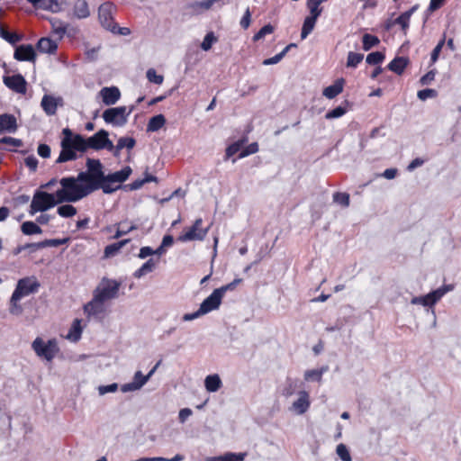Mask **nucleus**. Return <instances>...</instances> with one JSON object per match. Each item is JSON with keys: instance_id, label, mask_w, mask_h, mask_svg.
<instances>
[{"instance_id": "f257e3e1", "label": "nucleus", "mask_w": 461, "mask_h": 461, "mask_svg": "<svg viewBox=\"0 0 461 461\" xmlns=\"http://www.w3.org/2000/svg\"><path fill=\"white\" fill-rule=\"evenodd\" d=\"M132 170L126 166L114 173L104 175V166L99 159L87 158L86 170L77 175V180L84 183L89 194L102 189L104 194H112L121 188V184L126 181Z\"/></svg>"}, {"instance_id": "f03ea898", "label": "nucleus", "mask_w": 461, "mask_h": 461, "mask_svg": "<svg viewBox=\"0 0 461 461\" xmlns=\"http://www.w3.org/2000/svg\"><path fill=\"white\" fill-rule=\"evenodd\" d=\"M62 134L61 151L56 160L57 164L76 160L77 158V151L86 152L89 149L95 150L105 149L113 151L114 149L113 143L109 140V133L105 130H100L89 138L74 134L68 128L63 129Z\"/></svg>"}, {"instance_id": "7ed1b4c3", "label": "nucleus", "mask_w": 461, "mask_h": 461, "mask_svg": "<svg viewBox=\"0 0 461 461\" xmlns=\"http://www.w3.org/2000/svg\"><path fill=\"white\" fill-rule=\"evenodd\" d=\"M40 285L35 276L19 279L9 301V312L14 316L21 315L23 312V308L20 301L26 296L36 294Z\"/></svg>"}, {"instance_id": "20e7f679", "label": "nucleus", "mask_w": 461, "mask_h": 461, "mask_svg": "<svg viewBox=\"0 0 461 461\" xmlns=\"http://www.w3.org/2000/svg\"><path fill=\"white\" fill-rule=\"evenodd\" d=\"M60 185L62 188L57 190L55 193V195L58 198V202L59 203L77 202L90 194L84 183H80L77 180V176L64 177L60 180Z\"/></svg>"}, {"instance_id": "39448f33", "label": "nucleus", "mask_w": 461, "mask_h": 461, "mask_svg": "<svg viewBox=\"0 0 461 461\" xmlns=\"http://www.w3.org/2000/svg\"><path fill=\"white\" fill-rule=\"evenodd\" d=\"M32 348L38 357L48 362H51L59 352L56 339L44 340L42 338L37 337L32 343Z\"/></svg>"}, {"instance_id": "423d86ee", "label": "nucleus", "mask_w": 461, "mask_h": 461, "mask_svg": "<svg viewBox=\"0 0 461 461\" xmlns=\"http://www.w3.org/2000/svg\"><path fill=\"white\" fill-rule=\"evenodd\" d=\"M60 203L55 194H49L44 191H36L32 196L29 209V214L34 215L37 212H46L53 208L56 204Z\"/></svg>"}, {"instance_id": "0eeeda50", "label": "nucleus", "mask_w": 461, "mask_h": 461, "mask_svg": "<svg viewBox=\"0 0 461 461\" xmlns=\"http://www.w3.org/2000/svg\"><path fill=\"white\" fill-rule=\"evenodd\" d=\"M134 108V105L108 108L104 111L102 116L107 124H111L114 127H122L127 123L129 116L133 112Z\"/></svg>"}, {"instance_id": "6e6552de", "label": "nucleus", "mask_w": 461, "mask_h": 461, "mask_svg": "<svg viewBox=\"0 0 461 461\" xmlns=\"http://www.w3.org/2000/svg\"><path fill=\"white\" fill-rule=\"evenodd\" d=\"M120 287V282L114 279L104 277L94 290V294L104 302H107L109 300L115 299L118 296Z\"/></svg>"}, {"instance_id": "1a4fd4ad", "label": "nucleus", "mask_w": 461, "mask_h": 461, "mask_svg": "<svg viewBox=\"0 0 461 461\" xmlns=\"http://www.w3.org/2000/svg\"><path fill=\"white\" fill-rule=\"evenodd\" d=\"M113 10L114 6L111 3H104L98 8V17L102 26L112 32L117 29V24L113 18Z\"/></svg>"}, {"instance_id": "9d476101", "label": "nucleus", "mask_w": 461, "mask_h": 461, "mask_svg": "<svg viewBox=\"0 0 461 461\" xmlns=\"http://www.w3.org/2000/svg\"><path fill=\"white\" fill-rule=\"evenodd\" d=\"M203 220L198 218L194 221L193 226L185 233L178 237V240L182 242L192 240H203L206 237L209 228H202Z\"/></svg>"}, {"instance_id": "9b49d317", "label": "nucleus", "mask_w": 461, "mask_h": 461, "mask_svg": "<svg viewBox=\"0 0 461 461\" xmlns=\"http://www.w3.org/2000/svg\"><path fill=\"white\" fill-rule=\"evenodd\" d=\"M311 406L310 393L305 390L297 393V399L294 401L288 410L296 414L303 415Z\"/></svg>"}, {"instance_id": "f8f14e48", "label": "nucleus", "mask_w": 461, "mask_h": 461, "mask_svg": "<svg viewBox=\"0 0 461 461\" xmlns=\"http://www.w3.org/2000/svg\"><path fill=\"white\" fill-rule=\"evenodd\" d=\"M222 297L217 290H213V292L205 298L203 303L200 304V311L203 315L219 309L221 303Z\"/></svg>"}, {"instance_id": "ddd939ff", "label": "nucleus", "mask_w": 461, "mask_h": 461, "mask_svg": "<svg viewBox=\"0 0 461 461\" xmlns=\"http://www.w3.org/2000/svg\"><path fill=\"white\" fill-rule=\"evenodd\" d=\"M84 311L87 316L98 317L105 312V302L93 294L92 300L84 306Z\"/></svg>"}, {"instance_id": "4468645a", "label": "nucleus", "mask_w": 461, "mask_h": 461, "mask_svg": "<svg viewBox=\"0 0 461 461\" xmlns=\"http://www.w3.org/2000/svg\"><path fill=\"white\" fill-rule=\"evenodd\" d=\"M4 83L16 93L24 94L26 92V81L21 74L4 77Z\"/></svg>"}, {"instance_id": "2eb2a0df", "label": "nucleus", "mask_w": 461, "mask_h": 461, "mask_svg": "<svg viewBox=\"0 0 461 461\" xmlns=\"http://www.w3.org/2000/svg\"><path fill=\"white\" fill-rule=\"evenodd\" d=\"M14 58L19 61L34 62L36 59V53L31 44H23L16 47Z\"/></svg>"}, {"instance_id": "dca6fc26", "label": "nucleus", "mask_w": 461, "mask_h": 461, "mask_svg": "<svg viewBox=\"0 0 461 461\" xmlns=\"http://www.w3.org/2000/svg\"><path fill=\"white\" fill-rule=\"evenodd\" d=\"M149 381V376H145L141 371H137L134 374L133 381L131 383L124 384L121 386V391L122 393H129L140 390L147 382Z\"/></svg>"}, {"instance_id": "f3484780", "label": "nucleus", "mask_w": 461, "mask_h": 461, "mask_svg": "<svg viewBox=\"0 0 461 461\" xmlns=\"http://www.w3.org/2000/svg\"><path fill=\"white\" fill-rule=\"evenodd\" d=\"M99 95L105 105H113L116 104L121 97V92L116 86L103 87L100 90Z\"/></svg>"}, {"instance_id": "a211bd4d", "label": "nucleus", "mask_w": 461, "mask_h": 461, "mask_svg": "<svg viewBox=\"0 0 461 461\" xmlns=\"http://www.w3.org/2000/svg\"><path fill=\"white\" fill-rule=\"evenodd\" d=\"M17 130V121L14 115L3 113L0 115V134L14 133Z\"/></svg>"}, {"instance_id": "6ab92c4d", "label": "nucleus", "mask_w": 461, "mask_h": 461, "mask_svg": "<svg viewBox=\"0 0 461 461\" xmlns=\"http://www.w3.org/2000/svg\"><path fill=\"white\" fill-rule=\"evenodd\" d=\"M62 103L61 97H54L52 95H43L41 105L48 115H54L57 112L58 105Z\"/></svg>"}, {"instance_id": "aec40b11", "label": "nucleus", "mask_w": 461, "mask_h": 461, "mask_svg": "<svg viewBox=\"0 0 461 461\" xmlns=\"http://www.w3.org/2000/svg\"><path fill=\"white\" fill-rule=\"evenodd\" d=\"M73 15L77 19H85L90 15V8L86 0H75L72 7Z\"/></svg>"}, {"instance_id": "412c9836", "label": "nucleus", "mask_w": 461, "mask_h": 461, "mask_svg": "<svg viewBox=\"0 0 461 461\" xmlns=\"http://www.w3.org/2000/svg\"><path fill=\"white\" fill-rule=\"evenodd\" d=\"M204 387L208 393H216L222 387V382L218 374L209 375L204 379Z\"/></svg>"}, {"instance_id": "4be33fe9", "label": "nucleus", "mask_w": 461, "mask_h": 461, "mask_svg": "<svg viewBox=\"0 0 461 461\" xmlns=\"http://www.w3.org/2000/svg\"><path fill=\"white\" fill-rule=\"evenodd\" d=\"M455 285L452 284L444 285L437 288L436 290H433L430 293H429L430 303L432 304V306L435 305L446 294L453 291Z\"/></svg>"}, {"instance_id": "5701e85b", "label": "nucleus", "mask_w": 461, "mask_h": 461, "mask_svg": "<svg viewBox=\"0 0 461 461\" xmlns=\"http://www.w3.org/2000/svg\"><path fill=\"white\" fill-rule=\"evenodd\" d=\"M36 47L40 52L53 54L58 49V44L50 38H41L39 40Z\"/></svg>"}, {"instance_id": "b1692460", "label": "nucleus", "mask_w": 461, "mask_h": 461, "mask_svg": "<svg viewBox=\"0 0 461 461\" xmlns=\"http://www.w3.org/2000/svg\"><path fill=\"white\" fill-rule=\"evenodd\" d=\"M344 79L339 78L335 81L331 86H329L323 89V95L328 99H333L343 91Z\"/></svg>"}, {"instance_id": "393cba45", "label": "nucleus", "mask_w": 461, "mask_h": 461, "mask_svg": "<svg viewBox=\"0 0 461 461\" xmlns=\"http://www.w3.org/2000/svg\"><path fill=\"white\" fill-rule=\"evenodd\" d=\"M409 64V59L405 57L394 58L387 66L388 69L401 75Z\"/></svg>"}, {"instance_id": "a878e982", "label": "nucleus", "mask_w": 461, "mask_h": 461, "mask_svg": "<svg viewBox=\"0 0 461 461\" xmlns=\"http://www.w3.org/2000/svg\"><path fill=\"white\" fill-rule=\"evenodd\" d=\"M328 370H329L328 366H323L319 369L306 370L303 375L304 380L307 382L315 381V382L321 383L322 381L323 374L328 372Z\"/></svg>"}, {"instance_id": "bb28decb", "label": "nucleus", "mask_w": 461, "mask_h": 461, "mask_svg": "<svg viewBox=\"0 0 461 461\" xmlns=\"http://www.w3.org/2000/svg\"><path fill=\"white\" fill-rule=\"evenodd\" d=\"M136 144V140L131 138V137H121L118 141H117V144L114 146V149L113 150V155L115 157H118L119 154H120V151L126 148L128 149H131L134 148Z\"/></svg>"}, {"instance_id": "cd10ccee", "label": "nucleus", "mask_w": 461, "mask_h": 461, "mask_svg": "<svg viewBox=\"0 0 461 461\" xmlns=\"http://www.w3.org/2000/svg\"><path fill=\"white\" fill-rule=\"evenodd\" d=\"M158 262V261L154 258H149L133 273V276L135 278H141L147 274L151 273L156 268Z\"/></svg>"}, {"instance_id": "c85d7f7f", "label": "nucleus", "mask_w": 461, "mask_h": 461, "mask_svg": "<svg viewBox=\"0 0 461 461\" xmlns=\"http://www.w3.org/2000/svg\"><path fill=\"white\" fill-rule=\"evenodd\" d=\"M245 456V453L227 452L221 456L209 457L207 461H244Z\"/></svg>"}, {"instance_id": "c756f323", "label": "nucleus", "mask_w": 461, "mask_h": 461, "mask_svg": "<svg viewBox=\"0 0 461 461\" xmlns=\"http://www.w3.org/2000/svg\"><path fill=\"white\" fill-rule=\"evenodd\" d=\"M318 18L314 16L308 15L305 17L302 31H301V39L304 40L308 37V35L313 31L316 22Z\"/></svg>"}, {"instance_id": "7c9ffc66", "label": "nucleus", "mask_w": 461, "mask_h": 461, "mask_svg": "<svg viewBox=\"0 0 461 461\" xmlns=\"http://www.w3.org/2000/svg\"><path fill=\"white\" fill-rule=\"evenodd\" d=\"M166 123L163 114H158L151 117L147 125V131L154 132L160 130Z\"/></svg>"}, {"instance_id": "2f4dec72", "label": "nucleus", "mask_w": 461, "mask_h": 461, "mask_svg": "<svg viewBox=\"0 0 461 461\" xmlns=\"http://www.w3.org/2000/svg\"><path fill=\"white\" fill-rule=\"evenodd\" d=\"M28 2L32 3L33 5L46 9L50 10L52 12H58L59 10V5L56 0H27Z\"/></svg>"}, {"instance_id": "473e14b6", "label": "nucleus", "mask_w": 461, "mask_h": 461, "mask_svg": "<svg viewBox=\"0 0 461 461\" xmlns=\"http://www.w3.org/2000/svg\"><path fill=\"white\" fill-rule=\"evenodd\" d=\"M410 14L409 13H402L400 16L386 24V29H390L393 25L398 24L402 30L406 32L410 25Z\"/></svg>"}, {"instance_id": "72a5a7b5", "label": "nucleus", "mask_w": 461, "mask_h": 461, "mask_svg": "<svg viewBox=\"0 0 461 461\" xmlns=\"http://www.w3.org/2000/svg\"><path fill=\"white\" fill-rule=\"evenodd\" d=\"M21 230L25 235H33V234H41L42 230L41 227L34 221H24L21 225Z\"/></svg>"}, {"instance_id": "f704fd0d", "label": "nucleus", "mask_w": 461, "mask_h": 461, "mask_svg": "<svg viewBox=\"0 0 461 461\" xmlns=\"http://www.w3.org/2000/svg\"><path fill=\"white\" fill-rule=\"evenodd\" d=\"M0 37L13 45L22 41L21 35L15 32H9L4 28L3 25H0Z\"/></svg>"}, {"instance_id": "c9c22d12", "label": "nucleus", "mask_w": 461, "mask_h": 461, "mask_svg": "<svg viewBox=\"0 0 461 461\" xmlns=\"http://www.w3.org/2000/svg\"><path fill=\"white\" fill-rule=\"evenodd\" d=\"M81 333H82V329L80 326V321L77 319L74 321L73 325H72L67 338L69 340L76 342L80 339Z\"/></svg>"}, {"instance_id": "e433bc0d", "label": "nucleus", "mask_w": 461, "mask_h": 461, "mask_svg": "<svg viewBox=\"0 0 461 461\" xmlns=\"http://www.w3.org/2000/svg\"><path fill=\"white\" fill-rule=\"evenodd\" d=\"M362 42L364 50L367 51L373 47L378 45L380 40L375 35L366 33L363 35Z\"/></svg>"}, {"instance_id": "4c0bfd02", "label": "nucleus", "mask_w": 461, "mask_h": 461, "mask_svg": "<svg viewBox=\"0 0 461 461\" xmlns=\"http://www.w3.org/2000/svg\"><path fill=\"white\" fill-rule=\"evenodd\" d=\"M293 47H296V45L294 43H291L289 45H287L280 53L275 55L274 57L272 58H269V59H267L263 61V64L264 65H274V64H277L285 56V54L288 52V50L293 48Z\"/></svg>"}, {"instance_id": "58836bf2", "label": "nucleus", "mask_w": 461, "mask_h": 461, "mask_svg": "<svg viewBox=\"0 0 461 461\" xmlns=\"http://www.w3.org/2000/svg\"><path fill=\"white\" fill-rule=\"evenodd\" d=\"M363 59V54L349 51L348 54L347 67L355 68L362 62Z\"/></svg>"}, {"instance_id": "ea45409f", "label": "nucleus", "mask_w": 461, "mask_h": 461, "mask_svg": "<svg viewBox=\"0 0 461 461\" xmlns=\"http://www.w3.org/2000/svg\"><path fill=\"white\" fill-rule=\"evenodd\" d=\"M128 241L129 240H124L106 246L104 249L105 257L114 256Z\"/></svg>"}, {"instance_id": "a19ab883", "label": "nucleus", "mask_w": 461, "mask_h": 461, "mask_svg": "<svg viewBox=\"0 0 461 461\" xmlns=\"http://www.w3.org/2000/svg\"><path fill=\"white\" fill-rule=\"evenodd\" d=\"M136 229V226L131 224V223H129L127 221H122V222H120L118 224V228H117V230H116V233L114 235V239H118L127 233H129L130 231Z\"/></svg>"}, {"instance_id": "79ce46f5", "label": "nucleus", "mask_w": 461, "mask_h": 461, "mask_svg": "<svg viewBox=\"0 0 461 461\" xmlns=\"http://www.w3.org/2000/svg\"><path fill=\"white\" fill-rule=\"evenodd\" d=\"M57 212L61 217L69 218L77 213V209L71 204H65L58 207Z\"/></svg>"}, {"instance_id": "37998d69", "label": "nucleus", "mask_w": 461, "mask_h": 461, "mask_svg": "<svg viewBox=\"0 0 461 461\" xmlns=\"http://www.w3.org/2000/svg\"><path fill=\"white\" fill-rule=\"evenodd\" d=\"M321 4V3L318 0H308L307 7L310 11L309 15L319 18L322 11V9L320 8Z\"/></svg>"}, {"instance_id": "c03bdc74", "label": "nucleus", "mask_w": 461, "mask_h": 461, "mask_svg": "<svg viewBox=\"0 0 461 461\" xmlns=\"http://www.w3.org/2000/svg\"><path fill=\"white\" fill-rule=\"evenodd\" d=\"M146 77L149 82L156 84V85H162L164 81V77L162 75L157 74V71L155 68H149L146 72Z\"/></svg>"}, {"instance_id": "a18cd8bd", "label": "nucleus", "mask_w": 461, "mask_h": 461, "mask_svg": "<svg viewBox=\"0 0 461 461\" xmlns=\"http://www.w3.org/2000/svg\"><path fill=\"white\" fill-rule=\"evenodd\" d=\"M384 54L380 51L371 52L366 57V63L369 65H378L384 59Z\"/></svg>"}, {"instance_id": "49530a36", "label": "nucleus", "mask_w": 461, "mask_h": 461, "mask_svg": "<svg viewBox=\"0 0 461 461\" xmlns=\"http://www.w3.org/2000/svg\"><path fill=\"white\" fill-rule=\"evenodd\" d=\"M217 41V38L215 37L212 32H208L201 44V48L204 51H208L211 50L212 44Z\"/></svg>"}, {"instance_id": "de8ad7c7", "label": "nucleus", "mask_w": 461, "mask_h": 461, "mask_svg": "<svg viewBox=\"0 0 461 461\" xmlns=\"http://www.w3.org/2000/svg\"><path fill=\"white\" fill-rule=\"evenodd\" d=\"M333 201L343 207H348L350 202L349 194L348 193L337 192L333 194Z\"/></svg>"}, {"instance_id": "09e8293b", "label": "nucleus", "mask_w": 461, "mask_h": 461, "mask_svg": "<svg viewBox=\"0 0 461 461\" xmlns=\"http://www.w3.org/2000/svg\"><path fill=\"white\" fill-rule=\"evenodd\" d=\"M347 113V109L343 106H338L331 111H329L325 114V118L328 120L336 119L343 116Z\"/></svg>"}, {"instance_id": "8fccbe9b", "label": "nucleus", "mask_w": 461, "mask_h": 461, "mask_svg": "<svg viewBox=\"0 0 461 461\" xmlns=\"http://www.w3.org/2000/svg\"><path fill=\"white\" fill-rule=\"evenodd\" d=\"M337 455L342 461H351L348 447L344 444H339L336 449Z\"/></svg>"}, {"instance_id": "3c124183", "label": "nucleus", "mask_w": 461, "mask_h": 461, "mask_svg": "<svg viewBox=\"0 0 461 461\" xmlns=\"http://www.w3.org/2000/svg\"><path fill=\"white\" fill-rule=\"evenodd\" d=\"M295 389V384L291 378H287L285 385L282 389V395L285 397H290L294 394Z\"/></svg>"}, {"instance_id": "603ef678", "label": "nucleus", "mask_w": 461, "mask_h": 461, "mask_svg": "<svg viewBox=\"0 0 461 461\" xmlns=\"http://www.w3.org/2000/svg\"><path fill=\"white\" fill-rule=\"evenodd\" d=\"M274 32V27L271 24L263 26L253 37L254 41H259L266 35L270 34Z\"/></svg>"}, {"instance_id": "864d4df0", "label": "nucleus", "mask_w": 461, "mask_h": 461, "mask_svg": "<svg viewBox=\"0 0 461 461\" xmlns=\"http://www.w3.org/2000/svg\"><path fill=\"white\" fill-rule=\"evenodd\" d=\"M242 142L237 141L232 144H230L227 149L225 152V160L231 158L233 155H235L237 152L240 151L241 148Z\"/></svg>"}, {"instance_id": "5fc2aeb1", "label": "nucleus", "mask_w": 461, "mask_h": 461, "mask_svg": "<svg viewBox=\"0 0 461 461\" xmlns=\"http://www.w3.org/2000/svg\"><path fill=\"white\" fill-rule=\"evenodd\" d=\"M429 294L423 296H415L411 299V304H420L423 306H429L432 307V304L430 303Z\"/></svg>"}, {"instance_id": "6e6d98bb", "label": "nucleus", "mask_w": 461, "mask_h": 461, "mask_svg": "<svg viewBox=\"0 0 461 461\" xmlns=\"http://www.w3.org/2000/svg\"><path fill=\"white\" fill-rule=\"evenodd\" d=\"M258 151V145L257 142H252L247 146L240 154L239 158H242L249 155L255 154Z\"/></svg>"}, {"instance_id": "4d7b16f0", "label": "nucleus", "mask_w": 461, "mask_h": 461, "mask_svg": "<svg viewBox=\"0 0 461 461\" xmlns=\"http://www.w3.org/2000/svg\"><path fill=\"white\" fill-rule=\"evenodd\" d=\"M418 97L421 101H425L429 98L435 97L437 95V92L434 89L427 88L423 90H420L418 92Z\"/></svg>"}, {"instance_id": "13d9d810", "label": "nucleus", "mask_w": 461, "mask_h": 461, "mask_svg": "<svg viewBox=\"0 0 461 461\" xmlns=\"http://www.w3.org/2000/svg\"><path fill=\"white\" fill-rule=\"evenodd\" d=\"M118 390V384L116 383H113L107 385H100L98 386V393L100 395H104L108 393H115Z\"/></svg>"}, {"instance_id": "bf43d9fd", "label": "nucleus", "mask_w": 461, "mask_h": 461, "mask_svg": "<svg viewBox=\"0 0 461 461\" xmlns=\"http://www.w3.org/2000/svg\"><path fill=\"white\" fill-rule=\"evenodd\" d=\"M37 152L40 157L48 158L50 157V147L47 144H40L37 149Z\"/></svg>"}, {"instance_id": "052dcab7", "label": "nucleus", "mask_w": 461, "mask_h": 461, "mask_svg": "<svg viewBox=\"0 0 461 461\" xmlns=\"http://www.w3.org/2000/svg\"><path fill=\"white\" fill-rule=\"evenodd\" d=\"M193 411L190 408H183L178 413V420L180 423H185L186 420L192 416Z\"/></svg>"}, {"instance_id": "680f3d73", "label": "nucleus", "mask_w": 461, "mask_h": 461, "mask_svg": "<svg viewBox=\"0 0 461 461\" xmlns=\"http://www.w3.org/2000/svg\"><path fill=\"white\" fill-rule=\"evenodd\" d=\"M67 242V240H57V239H54V240H46L44 241H41V244H42V248H45V247H58V246H60L62 244H65Z\"/></svg>"}, {"instance_id": "e2e57ef3", "label": "nucleus", "mask_w": 461, "mask_h": 461, "mask_svg": "<svg viewBox=\"0 0 461 461\" xmlns=\"http://www.w3.org/2000/svg\"><path fill=\"white\" fill-rule=\"evenodd\" d=\"M24 163L26 167H28L32 171H36L38 167V159L34 156H29L24 159Z\"/></svg>"}, {"instance_id": "0e129e2a", "label": "nucleus", "mask_w": 461, "mask_h": 461, "mask_svg": "<svg viewBox=\"0 0 461 461\" xmlns=\"http://www.w3.org/2000/svg\"><path fill=\"white\" fill-rule=\"evenodd\" d=\"M435 70H430L420 78L421 85H429L435 78Z\"/></svg>"}, {"instance_id": "69168bd1", "label": "nucleus", "mask_w": 461, "mask_h": 461, "mask_svg": "<svg viewBox=\"0 0 461 461\" xmlns=\"http://www.w3.org/2000/svg\"><path fill=\"white\" fill-rule=\"evenodd\" d=\"M1 143L11 144L14 147H21L23 145V141L19 139L12 138V137H4L1 140Z\"/></svg>"}, {"instance_id": "338daca9", "label": "nucleus", "mask_w": 461, "mask_h": 461, "mask_svg": "<svg viewBox=\"0 0 461 461\" xmlns=\"http://www.w3.org/2000/svg\"><path fill=\"white\" fill-rule=\"evenodd\" d=\"M250 18H251L250 11H249V8H247L243 17L240 20V26L243 29H248L249 28V26L250 24Z\"/></svg>"}, {"instance_id": "774afa93", "label": "nucleus", "mask_w": 461, "mask_h": 461, "mask_svg": "<svg viewBox=\"0 0 461 461\" xmlns=\"http://www.w3.org/2000/svg\"><path fill=\"white\" fill-rule=\"evenodd\" d=\"M154 255L153 249L150 247H142L138 254V257L141 259H144L149 256Z\"/></svg>"}]
</instances>
